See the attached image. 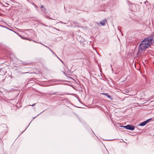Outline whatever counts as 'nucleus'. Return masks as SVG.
I'll return each instance as SVG.
<instances>
[{"label":"nucleus","instance_id":"9","mask_svg":"<svg viewBox=\"0 0 154 154\" xmlns=\"http://www.w3.org/2000/svg\"><path fill=\"white\" fill-rule=\"evenodd\" d=\"M51 52L55 56H57V55L55 54V53L52 51H51Z\"/></svg>","mask_w":154,"mask_h":154},{"label":"nucleus","instance_id":"23","mask_svg":"<svg viewBox=\"0 0 154 154\" xmlns=\"http://www.w3.org/2000/svg\"><path fill=\"white\" fill-rule=\"evenodd\" d=\"M36 117H34V118H33V119H34Z\"/></svg>","mask_w":154,"mask_h":154},{"label":"nucleus","instance_id":"7","mask_svg":"<svg viewBox=\"0 0 154 154\" xmlns=\"http://www.w3.org/2000/svg\"><path fill=\"white\" fill-rule=\"evenodd\" d=\"M152 119V118L149 119H147L145 121V122H146V123L147 124V123L149 122V121Z\"/></svg>","mask_w":154,"mask_h":154},{"label":"nucleus","instance_id":"25","mask_svg":"<svg viewBox=\"0 0 154 154\" xmlns=\"http://www.w3.org/2000/svg\"><path fill=\"white\" fill-rule=\"evenodd\" d=\"M48 48V49H49V48L48 47V48Z\"/></svg>","mask_w":154,"mask_h":154},{"label":"nucleus","instance_id":"17","mask_svg":"<svg viewBox=\"0 0 154 154\" xmlns=\"http://www.w3.org/2000/svg\"><path fill=\"white\" fill-rule=\"evenodd\" d=\"M30 30H31V29H30ZM29 30V29H25L24 30L25 31H28V30Z\"/></svg>","mask_w":154,"mask_h":154},{"label":"nucleus","instance_id":"15","mask_svg":"<svg viewBox=\"0 0 154 154\" xmlns=\"http://www.w3.org/2000/svg\"><path fill=\"white\" fill-rule=\"evenodd\" d=\"M38 43H39L38 42ZM40 44H41L42 45H44L45 47H46V46L45 45H44V44H42V43H40Z\"/></svg>","mask_w":154,"mask_h":154},{"label":"nucleus","instance_id":"21","mask_svg":"<svg viewBox=\"0 0 154 154\" xmlns=\"http://www.w3.org/2000/svg\"><path fill=\"white\" fill-rule=\"evenodd\" d=\"M29 41H31V40H32V39H29Z\"/></svg>","mask_w":154,"mask_h":154},{"label":"nucleus","instance_id":"20","mask_svg":"<svg viewBox=\"0 0 154 154\" xmlns=\"http://www.w3.org/2000/svg\"><path fill=\"white\" fill-rule=\"evenodd\" d=\"M33 41L35 42H37L36 41H34V40H33Z\"/></svg>","mask_w":154,"mask_h":154},{"label":"nucleus","instance_id":"11","mask_svg":"<svg viewBox=\"0 0 154 154\" xmlns=\"http://www.w3.org/2000/svg\"><path fill=\"white\" fill-rule=\"evenodd\" d=\"M34 5H35V8H36V9L37 11H38V7L35 5V4H34Z\"/></svg>","mask_w":154,"mask_h":154},{"label":"nucleus","instance_id":"5","mask_svg":"<svg viewBox=\"0 0 154 154\" xmlns=\"http://www.w3.org/2000/svg\"><path fill=\"white\" fill-rule=\"evenodd\" d=\"M147 124L146 123L145 121H144L141 123H140V125H139L141 126H144L146 125Z\"/></svg>","mask_w":154,"mask_h":154},{"label":"nucleus","instance_id":"8","mask_svg":"<svg viewBox=\"0 0 154 154\" xmlns=\"http://www.w3.org/2000/svg\"><path fill=\"white\" fill-rule=\"evenodd\" d=\"M59 60H60L61 62L64 65H65V64L63 62V61L62 60L57 56H56Z\"/></svg>","mask_w":154,"mask_h":154},{"label":"nucleus","instance_id":"10","mask_svg":"<svg viewBox=\"0 0 154 154\" xmlns=\"http://www.w3.org/2000/svg\"><path fill=\"white\" fill-rule=\"evenodd\" d=\"M126 127H127V125H126V126H120V127H123V128H125L126 129H127V128Z\"/></svg>","mask_w":154,"mask_h":154},{"label":"nucleus","instance_id":"6","mask_svg":"<svg viewBox=\"0 0 154 154\" xmlns=\"http://www.w3.org/2000/svg\"><path fill=\"white\" fill-rule=\"evenodd\" d=\"M41 8H42L41 10L42 11H43L44 12L45 11V7L43 5H42L41 6Z\"/></svg>","mask_w":154,"mask_h":154},{"label":"nucleus","instance_id":"28","mask_svg":"<svg viewBox=\"0 0 154 154\" xmlns=\"http://www.w3.org/2000/svg\"><path fill=\"white\" fill-rule=\"evenodd\" d=\"M31 123V122H30V123H29V124H30Z\"/></svg>","mask_w":154,"mask_h":154},{"label":"nucleus","instance_id":"19","mask_svg":"<svg viewBox=\"0 0 154 154\" xmlns=\"http://www.w3.org/2000/svg\"><path fill=\"white\" fill-rule=\"evenodd\" d=\"M14 31V32H15V33H17V34H18V33H17V32H15V31Z\"/></svg>","mask_w":154,"mask_h":154},{"label":"nucleus","instance_id":"29","mask_svg":"<svg viewBox=\"0 0 154 154\" xmlns=\"http://www.w3.org/2000/svg\"><path fill=\"white\" fill-rule=\"evenodd\" d=\"M31 123V122H30V123H29V124H30Z\"/></svg>","mask_w":154,"mask_h":154},{"label":"nucleus","instance_id":"18","mask_svg":"<svg viewBox=\"0 0 154 154\" xmlns=\"http://www.w3.org/2000/svg\"><path fill=\"white\" fill-rule=\"evenodd\" d=\"M49 49L51 51H52L50 48H49Z\"/></svg>","mask_w":154,"mask_h":154},{"label":"nucleus","instance_id":"26","mask_svg":"<svg viewBox=\"0 0 154 154\" xmlns=\"http://www.w3.org/2000/svg\"><path fill=\"white\" fill-rule=\"evenodd\" d=\"M48 46H46V48H48Z\"/></svg>","mask_w":154,"mask_h":154},{"label":"nucleus","instance_id":"27","mask_svg":"<svg viewBox=\"0 0 154 154\" xmlns=\"http://www.w3.org/2000/svg\"><path fill=\"white\" fill-rule=\"evenodd\" d=\"M31 123V122H30V123H29V124H30Z\"/></svg>","mask_w":154,"mask_h":154},{"label":"nucleus","instance_id":"4","mask_svg":"<svg viewBox=\"0 0 154 154\" xmlns=\"http://www.w3.org/2000/svg\"><path fill=\"white\" fill-rule=\"evenodd\" d=\"M101 94H102L104 95L107 96L110 99H112V97L111 96L109 95L107 93H102Z\"/></svg>","mask_w":154,"mask_h":154},{"label":"nucleus","instance_id":"13","mask_svg":"<svg viewBox=\"0 0 154 154\" xmlns=\"http://www.w3.org/2000/svg\"><path fill=\"white\" fill-rule=\"evenodd\" d=\"M36 104V103H33V104H32V105H29V106H35Z\"/></svg>","mask_w":154,"mask_h":154},{"label":"nucleus","instance_id":"14","mask_svg":"<svg viewBox=\"0 0 154 154\" xmlns=\"http://www.w3.org/2000/svg\"><path fill=\"white\" fill-rule=\"evenodd\" d=\"M132 7H135V5L134 4H133V5H131Z\"/></svg>","mask_w":154,"mask_h":154},{"label":"nucleus","instance_id":"3","mask_svg":"<svg viewBox=\"0 0 154 154\" xmlns=\"http://www.w3.org/2000/svg\"><path fill=\"white\" fill-rule=\"evenodd\" d=\"M106 23H107V21L106 19H104L100 22V23L102 26H104Z\"/></svg>","mask_w":154,"mask_h":154},{"label":"nucleus","instance_id":"22","mask_svg":"<svg viewBox=\"0 0 154 154\" xmlns=\"http://www.w3.org/2000/svg\"><path fill=\"white\" fill-rule=\"evenodd\" d=\"M60 23H63L62 22H60Z\"/></svg>","mask_w":154,"mask_h":154},{"label":"nucleus","instance_id":"12","mask_svg":"<svg viewBox=\"0 0 154 154\" xmlns=\"http://www.w3.org/2000/svg\"><path fill=\"white\" fill-rule=\"evenodd\" d=\"M45 17L48 19H52L51 18H50V17H49L47 15H46L45 16Z\"/></svg>","mask_w":154,"mask_h":154},{"label":"nucleus","instance_id":"1","mask_svg":"<svg viewBox=\"0 0 154 154\" xmlns=\"http://www.w3.org/2000/svg\"><path fill=\"white\" fill-rule=\"evenodd\" d=\"M154 42V35L145 38L140 43L139 47L141 50H144Z\"/></svg>","mask_w":154,"mask_h":154},{"label":"nucleus","instance_id":"24","mask_svg":"<svg viewBox=\"0 0 154 154\" xmlns=\"http://www.w3.org/2000/svg\"><path fill=\"white\" fill-rule=\"evenodd\" d=\"M146 2H147V1H146V2H145V3L146 4Z\"/></svg>","mask_w":154,"mask_h":154},{"label":"nucleus","instance_id":"16","mask_svg":"<svg viewBox=\"0 0 154 154\" xmlns=\"http://www.w3.org/2000/svg\"><path fill=\"white\" fill-rule=\"evenodd\" d=\"M19 35L20 37H21V36L20 35ZM21 38H24V39H26V38H25V37H23H23H21Z\"/></svg>","mask_w":154,"mask_h":154},{"label":"nucleus","instance_id":"2","mask_svg":"<svg viewBox=\"0 0 154 154\" xmlns=\"http://www.w3.org/2000/svg\"><path fill=\"white\" fill-rule=\"evenodd\" d=\"M127 129L131 130L132 131L134 130L135 129V127L131 125H127V127H126Z\"/></svg>","mask_w":154,"mask_h":154}]
</instances>
